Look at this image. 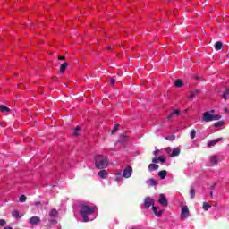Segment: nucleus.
<instances>
[{"mask_svg": "<svg viewBox=\"0 0 229 229\" xmlns=\"http://www.w3.org/2000/svg\"><path fill=\"white\" fill-rule=\"evenodd\" d=\"M152 210H153L155 216H157V217H160L162 216L163 211L160 210V208H158L157 206H153Z\"/></svg>", "mask_w": 229, "mask_h": 229, "instance_id": "nucleus-10", "label": "nucleus"}, {"mask_svg": "<svg viewBox=\"0 0 229 229\" xmlns=\"http://www.w3.org/2000/svg\"><path fill=\"white\" fill-rule=\"evenodd\" d=\"M165 151H166V153H171V148H165Z\"/></svg>", "mask_w": 229, "mask_h": 229, "instance_id": "nucleus-36", "label": "nucleus"}, {"mask_svg": "<svg viewBox=\"0 0 229 229\" xmlns=\"http://www.w3.org/2000/svg\"><path fill=\"white\" fill-rule=\"evenodd\" d=\"M29 223L30 225H38L40 223V217L38 216H32L29 219Z\"/></svg>", "mask_w": 229, "mask_h": 229, "instance_id": "nucleus-9", "label": "nucleus"}, {"mask_svg": "<svg viewBox=\"0 0 229 229\" xmlns=\"http://www.w3.org/2000/svg\"><path fill=\"white\" fill-rule=\"evenodd\" d=\"M114 175L116 176V181L121 182V180L123 178V174L121 172H119V173H115Z\"/></svg>", "mask_w": 229, "mask_h": 229, "instance_id": "nucleus-25", "label": "nucleus"}, {"mask_svg": "<svg viewBox=\"0 0 229 229\" xmlns=\"http://www.w3.org/2000/svg\"><path fill=\"white\" fill-rule=\"evenodd\" d=\"M187 217H189V207L184 206L181 211V219L183 221V219H187Z\"/></svg>", "mask_w": 229, "mask_h": 229, "instance_id": "nucleus-5", "label": "nucleus"}, {"mask_svg": "<svg viewBox=\"0 0 229 229\" xmlns=\"http://www.w3.org/2000/svg\"><path fill=\"white\" fill-rule=\"evenodd\" d=\"M95 165L97 169H106L108 167V157L103 155L96 156Z\"/></svg>", "mask_w": 229, "mask_h": 229, "instance_id": "nucleus-2", "label": "nucleus"}, {"mask_svg": "<svg viewBox=\"0 0 229 229\" xmlns=\"http://www.w3.org/2000/svg\"><path fill=\"white\" fill-rule=\"evenodd\" d=\"M214 110H211L210 112H205L203 114V121L205 123H210V121H219L221 119L220 115H213L212 114H214Z\"/></svg>", "mask_w": 229, "mask_h": 229, "instance_id": "nucleus-3", "label": "nucleus"}, {"mask_svg": "<svg viewBox=\"0 0 229 229\" xmlns=\"http://www.w3.org/2000/svg\"><path fill=\"white\" fill-rule=\"evenodd\" d=\"M228 96H229V88L225 90V92L222 95V98L223 99H225V101H226V99H228Z\"/></svg>", "mask_w": 229, "mask_h": 229, "instance_id": "nucleus-21", "label": "nucleus"}, {"mask_svg": "<svg viewBox=\"0 0 229 229\" xmlns=\"http://www.w3.org/2000/svg\"><path fill=\"white\" fill-rule=\"evenodd\" d=\"M158 176L161 180H165V176H167V171L162 170L158 172Z\"/></svg>", "mask_w": 229, "mask_h": 229, "instance_id": "nucleus-13", "label": "nucleus"}, {"mask_svg": "<svg viewBox=\"0 0 229 229\" xmlns=\"http://www.w3.org/2000/svg\"><path fill=\"white\" fill-rule=\"evenodd\" d=\"M192 98H194V95H191V96L190 97V99H192Z\"/></svg>", "mask_w": 229, "mask_h": 229, "instance_id": "nucleus-46", "label": "nucleus"}, {"mask_svg": "<svg viewBox=\"0 0 229 229\" xmlns=\"http://www.w3.org/2000/svg\"><path fill=\"white\" fill-rule=\"evenodd\" d=\"M98 176L103 180H106V178H108V172H106V170H101L98 172Z\"/></svg>", "mask_w": 229, "mask_h": 229, "instance_id": "nucleus-12", "label": "nucleus"}, {"mask_svg": "<svg viewBox=\"0 0 229 229\" xmlns=\"http://www.w3.org/2000/svg\"><path fill=\"white\" fill-rule=\"evenodd\" d=\"M151 205H155V202L153 201V199L148 197L145 199L144 200V204H143V208H149V207H151Z\"/></svg>", "mask_w": 229, "mask_h": 229, "instance_id": "nucleus-7", "label": "nucleus"}, {"mask_svg": "<svg viewBox=\"0 0 229 229\" xmlns=\"http://www.w3.org/2000/svg\"><path fill=\"white\" fill-rule=\"evenodd\" d=\"M225 114H228V107L225 108Z\"/></svg>", "mask_w": 229, "mask_h": 229, "instance_id": "nucleus-43", "label": "nucleus"}, {"mask_svg": "<svg viewBox=\"0 0 229 229\" xmlns=\"http://www.w3.org/2000/svg\"><path fill=\"white\" fill-rule=\"evenodd\" d=\"M67 63H64L63 64H61V68H60V72L64 73L65 72V69H67Z\"/></svg>", "mask_w": 229, "mask_h": 229, "instance_id": "nucleus-24", "label": "nucleus"}, {"mask_svg": "<svg viewBox=\"0 0 229 229\" xmlns=\"http://www.w3.org/2000/svg\"><path fill=\"white\" fill-rule=\"evenodd\" d=\"M215 126H216V127H217V126H221V123H215Z\"/></svg>", "mask_w": 229, "mask_h": 229, "instance_id": "nucleus-42", "label": "nucleus"}, {"mask_svg": "<svg viewBox=\"0 0 229 229\" xmlns=\"http://www.w3.org/2000/svg\"><path fill=\"white\" fill-rule=\"evenodd\" d=\"M26 201V197L24 196V195H21V197H20V202L21 203H24Z\"/></svg>", "mask_w": 229, "mask_h": 229, "instance_id": "nucleus-30", "label": "nucleus"}, {"mask_svg": "<svg viewBox=\"0 0 229 229\" xmlns=\"http://www.w3.org/2000/svg\"><path fill=\"white\" fill-rule=\"evenodd\" d=\"M133 173V168L131 166H127L124 170H123V178H131V174Z\"/></svg>", "mask_w": 229, "mask_h": 229, "instance_id": "nucleus-6", "label": "nucleus"}, {"mask_svg": "<svg viewBox=\"0 0 229 229\" xmlns=\"http://www.w3.org/2000/svg\"><path fill=\"white\" fill-rule=\"evenodd\" d=\"M119 125H117L116 127H114V129L111 131L112 135L115 134L117 132L118 127Z\"/></svg>", "mask_w": 229, "mask_h": 229, "instance_id": "nucleus-33", "label": "nucleus"}, {"mask_svg": "<svg viewBox=\"0 0 229 229\" xmlns=\"http://www.w3.org/2000/svg\"><path fill=\"white\" fill-rule=\"evenodd\" d=\"M52 222H53V223H56V221H55V220H52Z\"/></svg>", "mask_w": 229, "mask_h": 229, "instance_id": "nucleus-48", "label": "nucleus"}, {"mask_svg": "<svg viewBox=\"0 0 229 229\" xmlns=\"http://www.w3.org/2000/svg\"><path fill=\"white\" fill-rule=\"evenodd\" d=\"M210 196L211 197L214 196V192L213 191L210 192Z\"/></svg>", "mask_w": 229, "mask_h": 229, "instance_id": "nucleus-45", "label": "nucleus"}, {"mask_svg": "<svg viewBox=\"0 0 229 229\" xmlns=\"http://www.w3.org/2000/svg\"><path fill=\"white\" fill-rule=\"evenodd\" d=\"M13 217H19V211L14 210V211L13 212Z\"/></svg>", "mask_w": 229, "mask_h": 229, "instance_id": "nucleus-31", "label": "nucleus"}, {"mask_svg": "<svg viewBox=\"0 0 229 229\" xmlns=\"http://www.w3.org/2000/svg\"><path fill=\"white\" fill-rule=\"evenodd\" d=\"M107 49H112V47H110V46H109V47H107Z\"/></svg>", "mask_w": 229, "mask_h": 229, "instance_id": "nucleus-47", "label": "nucleus"}, {"mask_svg": "<svg viewBox=\"0 0 229 229\" xmlns=\"http://www.w3.org/2000/svg\"><path fill=\"white\" fill-rule=\"evenodd\" d=\"M180 155V148H175L173 149L172 153L170 154V157H178Z\"/></svg>", "mask_w": 229, "mask_h": 229, "instance_id": "nucleus-15", "label": "nucleus"}, {"mask_svg": "<svg viewBox=\"0 0 229 229\" xmlns=\"http://www.w3.org/2000/svg\"><path fill=\"white\" fill-rule=\"evenodd\" d=\"M159 162H162L163 164H165V158L158 157Z\"/></svg>", "mask_w": 229, "mask_h": 229, "instance_id": "nucleus-34", "label": "nucleus"}, {"mask_svg": "<svg viewBox=\"0 0 229 229\" xmlns=\"http://www.w3.org/2000/svg\"><path fill=\"white\" fill-rule=\"evenodd\" d=\"M58 216V211L56 209L50 210L49 216L50 217H56Z\"/></svg>", "mask_w": 229, "mask_h": 229, "instance_id": "nucleus-22", "label": "nucleus"}, {"mask_svg": "<svg viewBox=\"0 0 229 229\" xmlns=\"http://www.w3.org/2000/svg\"><path fill=\"white\" fill-rule=\"evenodd\" d=\"M191 139L196 138V130H191L190 134Z\"/></svg>", "mask_w": 229, "mask_h": 229, "instance_id": "nucleus-27", "label": "nucleus"}, {"mask_svg": "<svg viewBox=\"0 0 229 229\" xmlns=\"http://www.w3.org/2000/svg\"><path fill=\"white\" fill-rule=\"evenodd\" d=\"M126 136L124 135V134H122L121 136H120V139H124Z\"/></svg>", "mask_w": 229, "mask_h": 229, "instance_id": "nucleus-40", "label": "nucleus"}, {"mask_svg": "<svg viewBox=\"0 0 229 229\" xmlns=\"http://www.w3.org/2000/svg\"><path fill=\"white\" fill-rule=\"evenodd\" d=\"M219 162V157L216 155L209 157V163L208 164V167H212L214 165H217Z\"/></svg>", "mask_w": 229, "mask_h": 229, "instance_id": "nucleus-4", "label": "nucleus"}, {"mask_svg": "<svg viewBox=\"0 0 229 229\" xmlns=\"http://www.w3.org/2000/svg\"><path fill=\"white\" fill-rule=\"evenodd\" d=\"M220 140H223V139L222 138H217L216 140H212V141H209L208 143V146H216V144H217V142H220Z\"/></svg>", "mask_w": 229, "mask_h": 229, "instance_id": "nucleus-14", "label": "nucleus"}, {"mask_svg": "<svg viewBox=\"0 0 229 229\" xmlns=\"http://www.w3.org/2000/svg\"><path fill=\"white\" fill-rule=\"evenodd\" d=\"M174 85H175V87L180 89V87H183V81L182 80L178 79L174 81Z\"/></svg>", "mask_w": 229, "mask_h": 229, "instance_id": "nucleus-18", "label": "nucleus"}, {"mask_svg": "<svg viewBox=\"0 0 229 229\" xmlns=\"http://www.w3.org/2000/svg\"><path fill=\"white\" fill-rule=\"evenodd\" d=\"M178 115H180V111L179 110H174L172 113H170L168 119L170 121H173V119H174V117H178Z\"/></svg>", "mask_w": 229, "mask_h": 229, "instance_id": "nucleus-11", "label": "nucleus"}, {"mask_svg": "<svg viewBox=\"0 0 229 229\" xmlns=\"http://www.w3.org/2000/svg\"><path fill=\"white\" fill-rule=\"evenodd\" d=\"M210 207H212V206H210V205H208V203H207V202H204L203 203V209L204 210H208V208H210Z\"/></svg>", "mask_w": 229, "mask_h": 229, "instance_id": "nucleus-29", "label": "nucleus"}, {"mask_svg": "<svg viewBox=\"0 0 229 229\" xmlns=\"http://www.w3.org/2000/svg\"><path fill=\"white\" fill-rule=\"evenodd\" d=\"M223 48V43H221V42H216V44H215V49L216 50V51H220V49H222Z\"/></svg>", "mask_w": 229, "mask_h": 229, "instance_id": "nucleus-20", "label": "nucleus"}, {"mask_svg": "<svg viewBox=\"0 0 229 229\" xmlns=\"http://www.w3.org/2000/svg\"><path fill=\"white\" fill-rule=\"evenodd\" d=\"M152 162H153V164H158L159 159L158 158H153Z\"/></svg>", "mask_w": 229, "mask_h": 229, "instance_id": "nucleus-35", "label": "nucleus"}, {"mask_svg": "<svg viewBox=\"0 0 229 229\" xmlns=\"http://www.w3.org/2000/svg\"><path fill=\"white\" fill-rule=\"evenodd\" d=\"M98 208L94 204L84 202L80 204V215L82 217L84 223L89 221H94L96 219V211Z\"/></svg>", "mask_w": 229, "mask_h": 229, "instance_id": "nucleus-1", "label": "nucleus"}, {"mask_svg": "<svg viewBox=\"0 0 229 229\" xmlns=\"http://www.w3.org/2000/svg\"><path fill=\"white\" fill-rule=\"evenodd\" d=\"M158 170V165L156 164H150L148 165V171L153 172Z\"/></svg>", "mask_w": 229, "mask_h": 229, "instance_id": "nucleus-16", "label": "nucleus"}, {"mask_svg": "<svg viewBox=\"0 0 229 229\" xmlns=\"http://www.w3.org/2000/svg\"><path fill=\"white\" fill-rule=\"evenodd\" d=\"M34 205H35L36 207H38V205H40V202H39V201L35 202Z\"/></svg>", "mask_w": 229, "mask_h": 229, "instance_id": "nucleus-38", "label": "nucleus"}, {"mask_svg": "<svg viewBox=\"0 0 229 229\" xmlns=\"http://www.w3.org/2000/svg\"><path fill=\"white\" fill-rule=\"evenodd\" d=\"M64 57H62V55L58 56V60H64Z\"/></svg>", "mask_w": 229, "mask_h": 229, "instance_id": "nucleus-41", "label": "nucleus"}, {"mask_svg": "<svg viewBox=\"0 0 229 229\" xmlns=\"http://www.w3.org/2000/svg\"><path fill=\"white\" fill-rule=\"evenodd\" d=\"M165 139H166V140L173 141V140H174V139H176V136L170 135V136H166Z\"/></svg>", "mask_w": 229, "mask_h": 229, "instance_id": "nucleus-28", "label": "nucleus"}, {"mask_svg": "<svg viewBox=\"0 0 229 229\" xmlns=\"http://www.w3.org/2000/svg\"><path fill=\"white\" fill-rule=\"evenodd\" d=\"M158 152H159V150L154 151V155L157 157V155H158Z\"/></svg>", "mask_w": 229, "mask_h": 229, "instance_id": "nucleus-39", "label": "nucleus"}, {"mask_svg": "<svg viewBox=\"0 0 229 229\" xmlns=\"http://www.w3.org/2000/svg\"><path fill=\"white\" fill-rule=\"evenodd\" d=\"M190 196H191V199H194V198L196 197V190H194V188H191L190 190Z\"/></svg>", "mask_w": 229, "mask_h": 229, "instance_id": "nucleus-23", "label": "nucleus"}, {"mask_svg": "<svg viewBox=\"0 0 229 229\" xmlns=\"http://www.w3.org/2000/svg\"><path fill=\"white\" fill-rule=\"evenodd\" d=\"M4 229H13L11 226H7Z\"/></svg>", "mask_w": 229, "mask_h": 229, "instance_id": "nucleus-44", "label": "nucleus"}, {"mask_svg": "<svg viewBox=\"0 0 229 229\" xmlns=\"http://www.w3.org/2000/svg\"><path fill=\"white\" fill-rule=\"evenodd\" d=\"M148 185H150L151 187H155V185H158V182L155 179H149L147 181Z\"/></svg>", "mask_w": 229, "mask_h": 229, "instance_id": "nucleus-17", "label": "nucleus"}, {"mask_svg": "<svg viewBox=\"0 0 229 229\" xmlns=\"http://www.w3.org/2000/svg\"><path fill=\"white\" fill-rule=\"evenodd\" d=\"M0 110L4 114H7L8 112H10V109L6 106H3V105H0Z\"/></svg>", "mask_w": 229, "mask_h": 229, "instance_id": "nucleus-19", "label": "nucleus"}, {"mask_svg": "<svg viewBox=\"0 0 229 229\" xmlns=\"http://www.w3.org/2000/svg\"><path fill=\"white\" fill-rule=\"evenodd\" d=\"M4 225H6V220L0 219V226H4Z\"/></svg>", "mask_w": 229, "mask_h": 229, "instance_id": "nucleus-32", "label": "nucleus"}, {"mask_svg": "<svg viewBox=\"0 0 229 229\" xmlns=\"http://www.w3.org/2000/svg\"><path fill=\"white\" fill-rule=\"evenodd\" d=\"M80 131H81V129H80V127L77 126V127L74 129L73 136H74V137H78V135H80Z\"/></svg>", "mask_w": 229, "mask_h": 229, "instance_id": "nucleus-26", "label": "nucleus"}, {"mask_svg": "<svg viewBox=\"0 0 229 229\" xmlns=\"http://www.w3.org/2000/svg\"><path fill=\"white\" fill-rule=\"evenodd\" d=\"M158 203L162 205V207H167L168 202H167V199L165 198V195L164 194L159 195Z\"/></svg>", "mask_w": 229, "mask_h": 229, "instance_id": "nucleus-8", "label": "nucleus"}, {"mask_svg": "<svg viewBox=\"0 0 229 229\" xmlns=\"http://www.w3.org/2000/svg\"><path fill=\"white\" fill-rule=\"evenodd\" d=\"M114 83H115V80H114V79H112V80H111V85H114Z\"/></svg>", "mask_w": 229, "mask_h": 229, "instance_id": "nucleus-37", "label": "nucleus"}]
</instances>
